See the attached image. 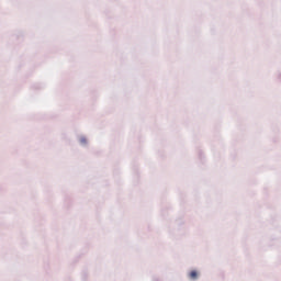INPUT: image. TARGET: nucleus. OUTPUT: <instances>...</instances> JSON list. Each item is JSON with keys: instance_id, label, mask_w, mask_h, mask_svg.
I'll return each mask as SVG.
<instances>
[{"instance_id": "nucleus-1", "label": "nucleus", "mask_w": 281, "mask_h": 281, "mask_svg": "<svg viewBox=\"0 0 281 281\" xmlns=\"http://www.w3.org/2000/svg\"><path fill=\"white\" fill-rule=\"evenodd\" d=\"M189 276L191 280H196V278H199V273L196 272V270H192Z\"/></svg>"}]
</instances>
